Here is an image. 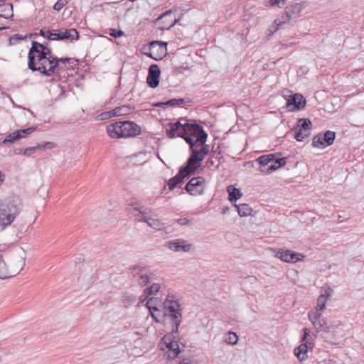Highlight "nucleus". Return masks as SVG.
Masks as SVG:
<instances>
[{
	"mask_svg": "<svg viewBox=\"0 0 364 364\" xmlns=\"http://www.w3.org/2000/svg\"><path fill=\"white\" fill-rule=\"evenodd\" d=\"M192 137L186 139V142L189 145L191 155L187 159L189 165L196 168L197 171L200 167L201 161L210 153L209 145L206 144L208 134L202 126L196 127Z\"/></svg>",
	"mask_w": 364,
	"mask_h": 364,
	"instance_id": "1",
	"label": "nucleus"
},
{
	"mask_svg": "<svg viewBox=\"0 0 364 364\" xmlns=\"http://www.w3.org/2000/svg\"><path fill=\"white\" fill-rule=\"evenodd\" d=\"M162 317L171 319L172 331L177 333L182 322V308L174 295L168 294L163 302Z\"/></svg>",
	"mask_w": 364,
	"mask_h": 364,
	"instance_id": "2",
	"label": "nucleus"
},
{
	"mask_svg": "<svg viewBox=\"0 0 364 364\" xmlns=\"http://www.w3.org/2000/svg\"><path fill=\"white\" fill-rule=\"evenodd\" d=\"M198 124L195 120L180 118L176 122H170L167 125L166 136L169 139L175 137L183 138L185 141L188 137H192L196 127Z\"/></svg>",
	"mask_w": 364,
	"mask_h": 364,
	"instance_id": "3",
	"label": "nucleus"
},
{
	"mask_svg": "<svg viewBox=\"0 0 364 364\" xmlns=\"http://www.w3.org/2000/svg\"><path fill=\"white\" fill-rule=\"evenodd\" d=\"M21 200L13 196L5 203H0V230L10 225L21 210Z\"/></svg>",
	"mask_w": 364,
	"mask_h": 364,
	"instance_id": "4",
	"label": "nucleus"
},
{
	"mask_svg": "<svg viewBox=\"0 0 364 364\" xmlns=\"http://www.w3.org/2000/svg\"><path fill=\"white\" fill-rule=\"evenodd\" d=\"M107 132L111 138L134 137L141 133V128L131 121H119L107 127Z\"/></svg>",
	"mask_w": 364,
	"mask_h": 364,
	"instance_id": "5",
	"label": "nucleus"
},
{
	"mask_svg": "<svg viewBox=\"0 0 364 364\" xmlns=\"http://www.w3.org/2000/svg\"><path fill=\"white\" fill-rule=\"evenodd\" d=\"M28 67L33 72L38 71L46 76H52L58 73L57 57L50 56L46 58L36 55V57H34L31 65H30V59L28 60Z\"/></svg>",
	"mask_w": 364,
	"mask_h": 364,
	"instance_id": "6",
	"label": "nucleus"
},
{
	"mask_svg": "<svg viewBox=\"0 0 364 364\" xmlns=\"http://www.w3.org/2000/svg\"><path fill=\"white\" fill-rule=\"evenodd\" d=\"M314 335L310 334L309 329L304 328V334L301 337L302 343L297 346V359L303 361L308 358V352L312 350L314 347Z\"/></svg>",
	"mask_w": 364,
	"mask_h": 364,
	"instance_id": "7",
	"label": "nucleus"
},
{
	"mask_svg": "<svg viewBox=\"0 0 364 364\" xmlns=\"http://www.w3.org/2000/svg\"><path fill=\"white\" fill-rule=\"evenodd\" d=\"M196 173V168L189 165L186 161L185 165L180 167L178 173L169 179L168 183L169 189L173 190L178 185L182 183L185 178H189Z\"/></svg>",
	"mask_w": 364,
	"mask_h": 364,
	"instance_id": "8",
	"label": "nucleus"
},
{
	"mask_svg": "<svg viewBox=\"0 0 364 364\" xmlns=\"http://www.w3.org/2000/svg\"><path fill=\"white\" fill-rule=\"evenodd\" d=\"M167 45L166 42L153 41L149 45L144 46V50H149V54L146 53V56L155 60H159L166 55Z\"/></svg>",
	"mask_w": 364,
	"mask_h": 364,
	"instance_id": "9",
	"label": "nucleus"
},
{
	"mask_svg": "<svg viewBox=\"0 0 364 364\" xmlns=\"http://www.w3.org/2000/svg\"><path fill=\"white\" fill-rule=\"evenodd\" d=\"M336 138V133L333 131H326L324 134H318L312 139V145L314 147L324 149L333 144Z\"/></svg>",
	"mask_w": 364,
	"mask_h": 364,
	"instance_id": "10",
	"label": "nucleus"
},
{
	"mask_svg": "<svg viewBox=\"0 0 364 364\" xmlns=\"http://www.w3.org/2000/svg\"><path fill=\"white\" fill-rule=\"evenodd\" d=\"M312 123L309 118L297 119V141H302L311 135Z\"/></svg>",
	"mask_w": 364,
	"mask_h": 364,
	"instance_id": "11",
	"label": "nucleus"
},
{
	"mask_svg": "<svg viewBox=\"0 0 364 364\" xmlns=\"http://www.w3.org/2000/svg\"><path fill=\"white\" fill-rule=\"evenodd\" d=\"M205 179L201 177L192 178L186 185L185 190L192 196L200 195L203 193Z\"/></svg>",
	"mask_w": 364,
	"mask_h": 364,
	"instance_id": "12",
	"label": "nucleus"
},
{
	"mask_svg": "<svg viewBox=\"0 0 364 364\" xmlns=\"http://www.w3.org/2000/svg\"><path fill=\"white\" fill-rule=\"evenodd\" d=\"M156 21L159 25H161L160 28L161 30H168L173 27L178 21L176 15L171 11H166L163 13Z\"/></svg>",
	"mask_w": 364,
	"mask_h": 364,
	"instance_id": "13",
	"label": "nucleus"
},
{
	"mask_svg": "<svg viewBox=\"0 0 364 364\" xmlns=\"http://www.w3.org/2000/svg\"><path fill=\"white\" fill-rule=\"evenodd\" d=\"M161 75V70L158 65L152 64L149 66L148 70V76L146 82L151 88L156 87L159 84Z\"/></svg>",
	"mask_w": 364,
	"mask_h": 364,
	"instance_id": "14",
	"label": "nucleus"
},
{
	"mask_svg": "<svg viewBox=\"0 0 364 364\" xmlns=\"http://www.w3.org/2000/svg\"><path fill=\"white\" fill-rule=\"evenodd\" d=\"M166 246L174 252H188L192 249V245L188 244L183 239H176L167 242Z\"/></svg>",
	"mask_w": 364,
	"mask_h": 364,
	"instance_id": "15",
	"label": "nucleus"
},
{
	"mask_svg": "<svg viewBox=\"0 0 364 364\" xmlns=\"http://www.w3.org/2000/svg\"><path fill=\"white\" fill-rule=\"evenodd\" d=\"M58 41H73L78 40L79 33L75 28L70 29H59V36H57Z\"/></svg>",
	"mask_w": 364,
	"mask_h": 364,
	"instance_id": "16",
	"label": "nucleus"
},
{
	"mask_svg": "<svg viewBox=\"0 0 364 364\" xmlns=\"http://www.w3.org/2000/svg\"><path fill=\"white\" fill-rule=\"evenodd\" d=\"M282 96L286 100V107L289 111L296 110V93L289 90L282 91Z\"/></svg>",
	"mask_w": 364,
	"mask_h": 364,
	"instance_id": "17",
	"label": "nucleus"
},
{
	"mask_svg": "<svg viewBox=\"0 0 364 364\" xmlns=\"http://www.w3.org/2000/svg\"><path fill=\"white\" fill-rule=\"evenodd\" d=\"M296 16V6L294 5L288 6L285 9V14L282 16V20H279V23L277 24V28L272 32H275L279 28V26L282 23H285L291 20L294 19Z\"/></svg>",
	"mask_w": 364,
	"mask_h": 364,
	"instance_id": "18",
	"label": "nucleus"
},
{
	"mask_svg": "<svg viewBox=\"0 0 364 364\" xmlns=\"http://www.w3.org/2000/svg\"><path fill=\"white\" fill-rule=\"evenodd\" d=\"M333 290L328 287L323 290L321 293V295L318 296L317 299V306L316 309L320 311H323L326 308V303L328 299L331 296Z\"/></svg>",
	"mask_w": 364,
	"mask_h": 364,
	"instance_id": "19",
	"label": "nucleus"
},
{
	"mask_svg": "<svg viewBox=\"0 0 364 364\" xmlns=\"http://www.w3.org/2000/svg\"><path fill=\"white\" fill-rule=\"evenodd\" d=\"M286 164V159L285 158H273L271 160V163L269 164V166L267 168V169L264 170L265 171V173H270L281 166H284Z\"/></svg>",
	"mask_w": 364,
	"mask_h": 364,
	"instance_id": "20",
	"label": "nucleus"
},
{
	"mask_svg": "<svg viewBox=\"0 0 364 364\" xmlns=\"http://www.w3.org/2000/svg\"><path fill=\"white\" fill-rule=\"evenodd\" d=\"M44 44L40 43L37 41H32L31 48L29 49L28 54V60L30 59V65L33 64L34 57H36L39 51L43 48Z\"/></svg>",
	"mask_w": 364,
	"mask_h": 364,
	"instance_id": "21",
	"label": "nucleus"
},
{
	"mask_svg": "<svg viewBox=\"0 0 364 364\" xmlns=\"http://www.w3.org/2000/svg\"><path fill=\"white\" fill-rule=\"evenodd\" d=\"M274 158V154H270L267 155H262L257 159V162L260 164V167L259 168V171L262 173H265L264 171L269 166L271 163V160Z\"/></svg>",
	"mask_w": 364,
	"mask_h": 364,
	"instance_id": "22",
	"label": "nucleus"
},
{
	"mask_svg": "<svg viewBox=\"0 0 364 364\" xmlns=\"http://www.w3.org/2000/svg\"><path fill=\"white\" fill-rule=\"evenodd\" d=\"M55 146L53 142H44L43 144H38L36 146L28 147L24 150V155L31 156L36 149H52Z\"/></svg>",
	"mask_w": 364,
	"mask_h": 364,
	"instance_id": "23",
	"label": "nucleus"
},
{
	"mask_svg": "<svg viewBox=\"0 0 364 364\" xmlns=\"http://www.w3.org/2000/svg\"><path fill=\"white\" fill-rule=\"evenodd\" d=\"M277 257L280 258L282 261L286 262H295L296 253L290 250H279L277 252Z\"/></svg>",
	"mask_w": 364,
	"mask_h": 364,
	"instance_id": "24",
	"label": "nucleus"
},
{
	"mask_svg": "<svg viewBox=\"0 0 364 364\" xmlns=\"http://www.w3.org/2000/svg\"><path fill=\"white\" fill-rule=\"evenodd\" d=\"M12 274L7 269L6 263L4 261L2 256L0 255V279H5L11 277Z\"/></svg>",
	"mask_w": 364,
	"mask_h": 364,
	"instance_id": "25",
	"label": "nucleus"
},
{
	"mask_svg": "<svg viewBox=\"0 0 364 364\" xmlns=\"http://www.w3.org/2000/svg\"><path fill=\"white\" fill-rule=\"evenodd\" d=\"M235 206L241 217L250 215L252 211V209L246 203L235 205Z\"/></svg>",
	"mask_w": 364,
	"mask_h": 364,
	"instance_id": "26",
	"label": "nucleus"
},
{
	"mask_svg": "<svg viewBox=\"0 0 364 364\" xmlns=\"http://www.w3.org/2000/svg\"><path fill=\"white\" fill-rule=\"evenodd\" d=\"M228 191L229 193L228 199L232 203L235 202L242 196L240 191L238 188H232L231 186L228 187Z\"/></svg>",
	"mask_w": 364,
	"mask_h": 364,
	"instance_id": "27",
	"label": "nucleus"
},
{
	"mask_svg": "<svg viewBox=\"0 0 364 364\" xmlns=\"http://www.w3.org/2000/svg\"><path fill=\"white\" fill-rule=\"evenodd\" d=\"M122 301L124 306L127 308L135 303L136 297L134 294L124 293L122 295Z\"/></svg>",
	"mask_w": 364,
	"mask_h": 364,
	"instance_id": "28",
	"label": "nucleus"
},
{
	"mask_svg": "<svg viewBox=\"0 0 364 364\" xmlns=\"http://www.w3.org/2000/svg\"><path fill=\"white\" fill-rule=\"evenodd\" d=\"M0 14H9V18H11L14 16L12 4H0Z\"/></svg>",
	"mask_w": 364,
	"mask_h": 364,
	"instance_id": "29",
	"label": "nucleus"
},
{
	"mask_svg": "<svg viewBox=\"0 0 364 364\" xmlns=\"http://www.w3.org/2000/svg\"><path fill=\"white\" fill-rule=\"evenodd\" d=\"M132 108L127 105L117 107L114 109V112H115V113H118L119 116L127 115L129 114L132 112Z\"/></svg>",
	"mask_w": 364,
	"mask_h": 364,
	"instance_id": "30",
	"label": "nucleus"
},
{
	"mask_svg": "<svg viewBox=\"0 0 364 364\" xmlns=\"http://www.w3.org/2000/svg\"><path fill=\"white\" fill-rule=\"evenodd\" d=\"M37 129V127L32 126L27 129H23L17 130L16 132L18 134V136L20 139L26 137L28 135L32 134L33 132H35Z\"/></svg>",
	"mask_w": 364,
	"mask_h": 364,
	"instance_id": "31",
	"label": "nucleus"
},
{
	"mask_svg": "<svg viewBox=\"0 0 364 364\" xmlns=\"http://www.w3.org/2000/svg\"><path fill=\"white\" fill-rule=\"evenodd\" d=\"M238 337L234 332L229 331L225 336V341L230 345H235L237 342Z\"/></svg>",
	"mask_w": 364,
	"mask_h": 364,
	"instance_id": "32",
	"label": "nucleus"
},
{
	"mask_svg": "<svg viewBox=\"0 0 364 364\" xmlns=\"http://www.w3.org/2000/svg\"><path fill=\"white\" fill-rule=\"evenodd\" d=\"M160 284L157 283L152 284L150 287L146 288L144 291V294L147 295L155 294L160 290Z\"/></svg>",
	"mask_w": 364,
	"mask_h": 364,
	"instance_id": "33",
	"label": "nucleus"
},
{
	"mask_svg": "<svg viewBox=\"0 0 364 364\" xmlns=\"http://www.w3.org/2000/svg\"><path fill=\"white\" fill-rule=\"evenodd\" d=\"M321 311H322L315 309L311 310L309 312V321L311 322V323H313V322H315L316 321L321 318Z\"/></svg>",
	"mask_w": 364,
	"mask_h": 364,
	"instance_id": "34",
	"label": "nucleus"
},
{
	"mask_svg": "<svg viewBox=\"0 0 364 364\" xmlns=\"http://www.w3.org/2000/svg\"><path fill=\"white\" fill-rule=\"evenodd\" d=\"M157 302L158 299L154 297H151L147 301L146 306L149 311H160V309L156 306Z\"/></svg>",
	"mask_w": 364,
	"mask_h": 364,
	"instance_id": "35",
	"label": "nucleus"
},
{
	"mask_svg": "<svg viewBox=\"0 0 364 364\" xmlns=\"http://www.w3.org/2000/svg\"><path fill=\"white\" fill-rule=\"evenodd\" d=\"M147 225L155 230H161L163 226V224L159 220L152 218H151L150 220L147 221Z\"/></svg>",
	"mask_w": 364,
	"mask_h": 364,
	"instance_id": "36",
	"label": "nucleus"
},
{
	"mask_svg": "<svg viewBox=\"0 0 364 364\" xmlns=\"http://www.w3.org/2000/svg\"><path fill=\"white\" fill-rule=\"evenodd\" d=\"M18 134L16 132V131L9 134L4 139L3 143L4 144H7V143H14V142H15L16 141L20 139V138H19Z\"/></svg>",
	"mask_w": 364,
	"mask_h": 364,
	"instance_id": "37",
	"label": "nucleus"
},
{
	"mask_svg": "<svg viewBox=\"0 0 364 364\" xmlns=\"http://www.w3.org/2000/svg\"><path fill=\"white\" fill-rule=\"evenodd\" d=\"M306 105V98L303 95L297 92V110H301L305 108Z\"/></svg>",
	"mask_w": 364,
	"mask_h": 364,
	"instance_id": "38",
	"label": "nucleus"
},
{
	"mask_svg": "<svg viewBox=\"0 0 364 364\" xmlns=\"http://www.w3.org/2000/svg\"><path fill=\"white\" fill-rule=\"evenodd\" d=\"M150 312H151V317L157 323L163 322L166 318L162 317L163 310L162 311L160 310V311H150Z\"/></svg>",
	"mask_w": 364,
	"mask_h": 364,
	"instance_id": "39",
	"label": "nucleus"
},
{
	"mask_svg": "<svg viewBox=\"0 0 364 364\" xmlns=\"http://www.w3.org/2000/svg\"><path fill=\"white\" fill-rule=\"evenodd\" d=\"M149 280H150V277L147 274H140L139 276L137 282L139 286L145 287L149 284Z\"/></svg>",
	"mask_w": 364,
	"mask_h": 364,
	"instance_id": "40",
	"label": "nucleus"
},
{
	"mask_svg": "<svg viewBox=\"0 0 364 364\" xmlns=\"http://www.w3.org/2000/svg\"><path fill=\"white\" fill-rule=\"evenodd\" d=\"M37 55L46 58L54 56L52 53L51 49L48 48L46 45L43 46V48L41 50V51H39Z\"/></svg>",
	"mask_w": 364,
	"mask_h": 364,
	"instance_id": "41",
	"label": "nucleus"
},
{
	"mask_svg": "<svg viewBox=\"0 0 364 364\" xmlns=\"http://www.w3.org/2000/svg\"><path fill=\"white\" fill-rule=\"evenodd\" d=\"M313 326L314 328L316 329V332H320L322 331L323 328L326 325V321L322 319L319 318L318 320L316 321L315 322H313Z\"/></svg>",
	"mask_w": 364,
	"mask_h": 364,
	"instance_id": "42",
	"label": "nucleus"
},
{
	"mask_svg": "<svg viewBox=\"0 0 364 364\" xmlns=\"http://www.w3.org/2000/svg\"><path fill=\"white\" fill-rule=\"evenodd\" d=\"M129 269L135 272L134 277H136V275H140L141 273L144 272L146 270V267L140 264H136L130 267Z\"/></svg>",
	"mask_w": 364,
	"mask_h": 364,
	"instance_id": "43",
	"label": "nucleus"
},
{
	"mask_svg": "<svg viewBox=\"0 0 364 364\" xmlns=\"http://www.w3.org/2000/svg\"><path fill=\"white\" fill-rule=\"evenodd\" d=\"M166 347L173 353L174 356H177L180 353L179 346L176 341H173L171 345H168Z\"/></svg>",
	"mask_w": 364,
	"mask_h": 364,
	"instance_id": "44",
	"label": "nucleus"
},
{
	"mask_svg": "<svg viewBox=\"0 0 364 364\" xmlns=\"http://www.w3.org/2000/svg\"><path fill=\"white\" fill-rule=\"evenodd\" d=\"M173 332L171 331V333H166L163 338L162 341L164 343V344L166 346L171 345V343L173 341Z\"/></svg>",
	"mask_w": 364,
	"mask_h": 364,
	"instance_id": "45",
	"label": "nucleus"
},
{
	"mask_svg": "<svg viewBox=\"0 0 364 364\" xmlns=\"http://www.w3.org/2000/svg\"><path fill=\"white\" fill-rule=\"evenodd\" d=\"M23 39V38L21 35L15 34L9 38V43L10 46L15 45Z\"/></svg>",
	"mask_w": 364,
	"mask_h": 364,
	"instance_id": "46",
	"label": "nucleus"
},
{
	"mask_svg": "<svg viewBox=\"0 0 364 364\" xmlns=\"http://www.w3.org/2000/svg\"><path fill=\"white\" fill-rule=\"evenodd\" d=\"M69 2V0H58L53 6V9L55 11H60L64 6Z\"/></svg>",
	"mask_w": 364,
	"mask_h": 364,
	"instance_id": "47",
	"label": "nucleus"
},
{
	"mask_svg": "<svg viewBox=\"0 0 364 364\" xmlns=\"http://www.w3.org/2000/svg\"><path fill=\"white\" fill-rule=\"evenodd\" d=\"M178 101L186 102V100L183 99V98L171 99V100L165 102V104H166V106H178Z\"/></svg>",
	"mask_w": 364,
	"mask_h": 364,
	"instance_id": "48",
	"label": "nucleus"
},
{
	"mask_svg": "<svg viewBox=\"0 0 364 364\" xmlns=\"http://www.w3.org/2000/svg\"><path fill=\"white\" fill-rule=\"evenodd\" d=\"M109 35L114 38H118L121 36H123L124 33L122 30L111 29Z\"/></svg>",
	"mask_w": 364,
	"mask_h": 364,
	"instance_id": "49",
	"label": "nucleus"
},
{
	"mask_svg": "<svg viewBox=\"0 0 364 364\" xmlns=\"http://www.w3.org/2000/svg\"><path fill=\"white\" fill-rule=\"evenodd\" d=\"M57 60H58V73L61 70V68H60V66H59L60 62L63 63H73L75 60L74 58H57Z\"/></svg>",
	"mask_w": 364,
	"mask_h": 364,
	"instance_id": "50",
	"label": "nucleus"
},
{
	"mask_svg": "<svg viewBox=\"0 0 364 364\" xmlns=\"http://www.w3.org/2000/svg\"><path fill=\"white\" fill-rule=\"evenodd\" d=\"M58 36H59V29H53L49 33L48 40L58 41V38H57Z\"/></svg>",
	"mask_w": 364,
	"mask_h": 364,
	"instance_id": "51",
	"label": "nucleus"
},
{
	"mask_svg": "<svg viewBox=\"0 0 364 364\" xmlns=\"http://www.w3.org/2000/svg\"><path fill=\"white\" fill-rule=\"evenodd\" d=\"M132 205L134 210L139 211L140 215L146 213V211H143V206H141L138 202L132 203Z\"/></svg>",
	"mask_w": 364,
	"mask_h": 364,
	"instance_id": "52",
	"label": "nucleus"
},
{
	"mask_svg": "<svg viewBox=\"0 0 364 364\" xmlns=\"http://www.w3.org/2000/svg\"><path fill=\"white\" fill-rule=\"evenodd\" d=\"M176 223L179 224L180 225H189L192 224L191 220L186 218H181L179 219H177Z\"/></svg>",
	"mask_w": 364,
	"mask_h": 364,
	"instance_id": "53",
	"label": "nucleus"
},
{
	"mask_svg": "<svg viewBox=\"0 0 364 364\" xmlns=\"http://www.w3.org/2000/svg\"><path fill=\"white\" fill-rule=\"evenodd\" d=\"M49 33H50V31L47 29L46 28H43L39 31L40 36H43V38H46L48 40Z\"/></svg>",
	"mask_w": 364,
	"mask_h": 364,
	"instance_id": "54",
	"label": "nucleus"
},
{
	"mask_svg": "<svg viewBox=\"0 0 364 364\" xmlns=\"http://www.w3.org/2000/svg\"><path fill=\"white\" fill-rule=\"evenodd\" d=\"M102 115H108V117L119 116L118 113H115V112H114V109L109 112L102 113Z\"/></svg>",
	"mask_w": 364,
	"mask_h": 364,
	"instance_id": "55",
	"label": "nucleus"
},
{
	"mask_svg": "<svg viewBox=\"0 0 364 364\" xmlns=\"http://www.w3.org/2000/svg\"><path fill=\"white\" fill-rule=\"evenodd\" d=\"M150 218H151L150 217L145 216L144 214H143V215H141V217L138 219V221L146 223L147 224V221H149V220H150Z\"/></svg>",
	"mask_w": 364,
	"mask_h": 364,
	"instance_id": "56",
	"label": "nucleus"
},
{
	"mask_svg": "<svg viewBox=\"0 0 364 364\" xmlns=\"http://www.w3.org/2000/svg\"><path fill=\"white\" fill-rule=\"evenodd\" d=\"M272 5H279L282 1L284 2V0H270Z\"/></svg>",
	"mask_w": 364,
	"mask_h": 364,
	"instance_id": "57",
	"label": "nucleus"
},
{
	"mask_svg": "<svg viewBox=\"0 0 364 364\" xmlns=\"http://www.w3.org/2000/svg\"><path fill=\"white\" fill-rule=\"evenodd\" d=\"M304 257L305 256L303 254L297 252V262L303 261Z\"/></svg>",
	"mask_w": 364,
	"mask_h": 364,
	"instance_id": "58",
	"label": "nucleus"
},
{
	"mask_svg": "<svg viewBox=\"0 0 364 364\" xmlns=\"http://www.w3.org/2000/svg\"><path fill=\"white\" fill-rule=\"evenodd\" d=\"M179 364H192L189 359H183Z\"/></svg>",
	"mask_w": 364,
	"mask_h": 364,
	"instance_id": "59",
	"label": "nucleus"
},
{
	"mask_svg": "<svg viewBox=\"0 0 364 364\" xmlns=\"http://www.w3.org/2000/svg\"><path fill=\"white\" fill-rule=\"evenodd\" d=\"M155 106L156 107H161L166 106V105L165 104V102H160L156 103Z\"/></svg>",
	"mask_w": 364,
	"mask_h": 364,
	"instance_id": "60",
	"label": "nucleus"
},
{
	"mask_svg": "<svg viewBox=\"0 0 364 364\" xmlns=\"http://www.w3.org/2000/svg\"><path fill=\"white\" fill-rule=\"evenodd\" d=\"M0 18H4L6 19L9 18V14H0Z\"/></svg>",
	"mask_w": 364,
	"mask_h": 364,
	"instance_id": "61",
	"label": "nucleus"
},
{
	"mask_svg": "<svg viewBox=\"0 0 364 364\" xmlns=\"http://www.w3.org/2000/svg\"><path fill=\"white\" fill-rule=\"evenodd\" d=\"M291 132L294 134V139H296V126L294 125L291 128Z\"/></svg>",
	"mask_w": 364,
	"mask_h": 364,
	"instance_id": "62",
	"label": "nucleus"
},
{
	"mask_svg": "<svg viewBox=\"0 0 364 364\" xmlns=\"http://www.w3.org/2000/svg\"><path fill=\"white\" fill-rule=\"evenodd\" d=\"M141 53H142L144 55H146V53H148V54H149V50H144V48H142V51H141Z\"/></svg>",
	"mask_w": 364,
	"mask_h": 364,
	"instance_id": "63",
	"label": "nucleus"
},
{
	"mask_svg": "<svg viewBox=\"0 0 364 364\" xmlns=\"http://www.w3.org/2000/svg\"><path fill=\"white\" fill-rule=\"evenodd\" d=\"M4 174L0 171V183L4 181Z\"/></svg>",
	"mask_w": 364,
	"mask_h": 364,
	"instance_id": "64",
	"label": "nucleus"
}]
</instances>
